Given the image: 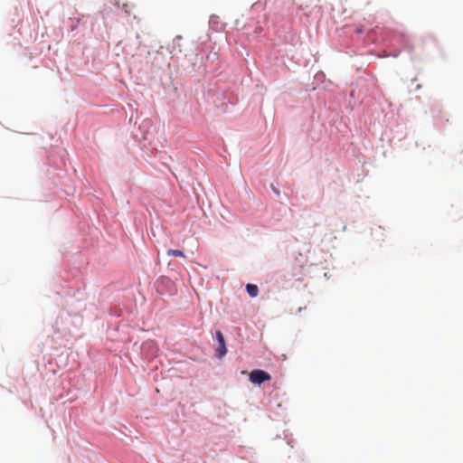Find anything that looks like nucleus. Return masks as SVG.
<instances>
[{
	"label": "nucleus",
	"mask_w": 463,
	"mask_h": 463,
	"mask_svg": "<svg viewBox=\"0 0 463 463\" xmlns=\"http://www.w3.org/2000/svg\"><path fill=\"white\" fill-rule=\"evenodd\" d=\"M216 338L219 344L218 349H217V356L219 358H222L227 353V349L225 346V340L221 331L216 332Z\"/></svg>",
	"instance_id": "2"
},
{
	"label": "nucleus",
	"mask_w": 463,
	"mask_h": 463,
	"mask_svg": "<svg viewBox=\"0 0 463 463\" xmlns=\"http://www.w3.org/2000/svg\"><path fill=\"white\" fill-rule=\"evenodd\" d=\"M249 379L252 383L260 385L264 382L269 381L271 376L269 373L263 370L255 369L250 373Z\"/></svg>",
	"instance_id": "1"
},
{
	"label": "nucleus",
	"mask_w": 463,
	"mask_h": 463,
	"mask_svg": "<svg viewBox=\"0 0 463 463\" xmlns=\"http://www.w3.org/2000/svg\"><path fill=\"white\" fill-rule=\"evenodd\" d=\"M356 32H357L358 33H361L363 32V29H362L361 27H359V28H357V29H356Z\"/></svg>",
	"instance_id": "5"
},
{
	"label": "nucleus",
	"mask_w": 463,
	"mask_h": 463,
	"mask_svg": "<svg viewBox=\"0 0 463 463\" xmlns=\"http://www.w3.org/2000/svg\"><path fill=\"white\" fill-rule=\"evenodd\" d=\"M167 255L175 256V257H182V258L185 257L184 253L182 250H167Z\"/></svg>",
	"instance_id": "4"
},
{
	"label": "nucleus",
	"mask_w": 463,
	"mask_h": 463,
	"mask_svg": "<svg viewBox=\"0 0 463 463\" xmlns=\"http://www.w3.org/2000/svg\"><path fill=\"white\" fill-rule=\"evenodd\" d=\"M246 290L251 298H255L259 294V288L254 284H247Z\"/></svg>",
	"instance_id": "3"
}]
</instances>
